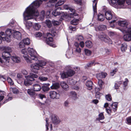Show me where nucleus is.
I'll return each instance as SVG.
<instances>
[{
	"label": "nucleus",
	"instance_id": "1",
	"mask_svg": "<svg viewBox=\"0 0 131 131\" xmlns=\"http://www.w3.org/2000/svg\"><path fill=\"white\" fill-rule=\"evenodd\" d=\"M38 14L37 10L36 9V7L35 8L32 4H30L26 9L23 15L24 20L26 23V26L28 29L32 26V23L30 21H27L32 19L34 16H37Z\"/></svg>",
	"mask_w": 131,
	"mask_h": 131
},
{
	"label": "nucleus",
	"instance_id": "2",
	"mask_svg": "<svg viewBox=\"0 0 131 131\" xmlns=\"http://www.w3.org/2000/svg\"><path fill=\"white\" fill-rule=\"evenodd\" d=\"M23 54L25 59L28 63L32 62V61L38 60V58L36 56L37 53L35 50L32 48H28L27 49H24L21 50Z\"/></svg>",
	"mask_w": 131,
	"mask_h": 131
},
{
	"label": "nucleus",
	"instance_id": "3",
	"mask_svg": "<svg viewBox=\"0 0 131 131\" xmlns=\"http://www.w3.org/2000/svg\"><path fill=\"white\" fill-rule=\"evenodd\" d=\"M109 4L117 8H124V5L126 1H108ZM126 3L131 7V1H126Z\"/></svg>",
	"mask_w": 131,
	"mask_h": 131
},
{
	"label": "nucleus",
	"instance_id": "4",
	"mask_svg": "<svg viewBox=\"0 0 131 131\" xmlns=\"http://www.w3.org/2000/svg\"><path fill=\"white\" fill-rule=\"evenodd\" d=\"M35 61V63L30 65V67L31 69V71L35 73H37L38 71L39 70L41 67L45 66L46 64V62L43 60H39L38 59L37 61Z\"/></svg>",
	"mask_w": 131,
	"mask_h": 131
},
{
	"label": "nucleus",
	"instance_id": "5",
	"mask_svg": "<svg viewBox=\"0 0 131 131\" xmlns=\"http://www.w3.org/2000/svg\"><path fill=\"white\" fill-rule=\"evenodd\" d=\"M43 1H35L33 2L31 4H32V5L35 8L36 7V9L37 10L38 13L39 12L37 9V8L42 3ZM37 16H38L40 20H43V19L46 16L45 12L44 10H42L40 12V14Z\"/></svg>",
	"mask_w": 131,
	"mask_h": 131
},
{
	"label": "nucleus",
	"instance_id": "6",
	"mask_svg": "<svg viewBox=\"0 0 131 131\" xmlns=\"http://www.w3.org/2000/svg\"><path fill=\"white\" fill-rule=\"evenodd\" d=\"M38 75L32 73H30L29 75L25 76L26 79L24 81V84L26 86H28L31 85L32 83V82L35 80L34 78H37Z\"/></svg>",
	"mask_w": 131,
	"mask_h": 131
},
{
	"label": "nucleus",
	"instance_id": "7",
	"mask_svg": "<svg viewBox=\"0 0 131 131\" xmlns=\"http://www.w3.org/2000/svg\"><path fill=\"white\" fill-rule=\"evenodd\" d=\"M12 50L10 48L8 47H5V50L2 54V57L6 61L9 62V60L10 57H12L11 53Z\"/></svg>",
	"mask_w": 131,
	"mask_h": 131
},
{
	"label": "nucleus",
	"instance_id": "8",
	"mask_svg": "<svg viewBox=\"0 0 131 131\" xmlns=\"http://www.w3.org/2000/svg\"><path fill=\"white\" fill-rule=\"evenodd\" d=\"M105 18L107 20H110L112 19H113L112 21L110 22L111 23L115 22L117 20L116 16L112 10H108L106 11L105 12Z\"/></svg>",
	"mask_w": 131,
	"mask_h": 131
},
{
	"label": "nucleus",
	"instance_id": "9",
	"mask_svg": "<svg viewBox=\"0 0 131 131\" xmlns=\"http://www.w3.org/2000/svg\"><path fill=\"white\" fill-rule=\"evenodd\" d=\"M12 30L10 29H7L5 31L6 36L2 37V39L3 41H6L7 42L10 41V38L12 34Z\"/></svg>",
	"mask_w": 131,
	"mask_h": 131
},
{
	"label": "nucleus",
	"instance_id": "10",
	"mask_svg": "<svg viewBox=\"0 0 131 131\" xmlns=\"http://www.w3.org/2000/svg\"><path fill=\"white\" fill-rule=\"evenodd\" d=\"M53 40V39L51 34L49 33H47L46 42L48 45L54 48L56 47V46L54 44L52 43Z\"/></svg>",
	"mask_w": 131,
	"mask_h": 131
},
{
	"label": "nucleus",
	"instance_id": "11",
	"mask_svg": "<svg viewBox=\"0 0 131 131\" xmlns=\"http://www.w3.org/2000/svg\"><path fill=\"white\" fill-rule=\"evenodd\" d=\"M118 104V103L116 102L113 103L109 108H106V111L107 113L110 114L112 112V111L115 112L117 110Z\"/></svg>",
	"mask_w": 131,
	"mask_h": 131
},
{
	"label": "nucleus",
	"instance_id": "12",
	"mask_svg": "<svg viewBox=\"0 0 131 131\" xmlns=\"http://www.w3.org/2000/svg\"><path fill=\"white\" fill-rule=\"evenodd\" d=\"M48 3H47V5L49 6H53L54 5L52 3H56L55 6L57 7L63 4L64 2V1H59L58 2L57 1H49Z\"/></svg>",
	"mask_w": 131,
	"mask_h": 131
},
{
	"label": "nucleus",
	"instance_id": "13",
	"mask_svg": "<svg viewBox=\"0 0 131 131\" xmlns=\"http://www.w3.org/2000/svg\"><path fill=\"white\" fill-rule=\"evenodd\" d=\"M49 95L51 99H58L60 97L59 93L54 91H50L49 93Z\"/></svg>",
	"mask_w": 131,
	"mask_h": 131
},
{
	"label": "nucleus",
	"instance_id": "14",
	"mask_svg": "<svg viewBox=\"0 0 131 131\" xmlns=\"http://www.w3.org/2000/svg\"><path fill=\"white\" fill-rule=\"evenodd\" d=\"M118 24L119 25L122 27L120 29V30L122 32L124 31V28H125V27L127 26L128 25H129V24H128L127 22L125 21L119 20L118 22Z\"/></svg>",
	"mask_w": 131,
	"mask_h": 131
},
{
	"label": "nucleus",
	"instance_id": "15",
	"mask_svg": "<svg viewBox=\"0 0 131 131\" xmlns=\"http://www.w3.org/2000/svg\"><path fill=\"white\" fill-rule=\"evenodd\" d=\"M51 120L53 123L54 124H58L60 122V120L55 115L52 114L51 116Z\"/></svg>",
	"mask_w": 131,
	"mask_h": 131
},
{
	"label": "nucleus",
	"instance_id": "16",
	"mask_svg": "<svg viewBox=\"0 0 131 131\" xmlns=\"http://www.w3.org/2000/svg\"><path fill=\"white\" fill-rule=\"evenodd\" d=\"M14 38L18 40H20L21 38V33L18 31L14 32L12 34Z\"/></svg>",
	"mask_w": 131,
	"mask_h": 131
},
{
	"label": "nucleus",
	"instance_id": "17",
	"mask_svg": "<svg viewBox=\"0 0 131 131\" xmlns=\"http://www.w3.org/2000/svg\"><path fill=\"white\" fill-rule=\"evenodd\" d=\"M107 75V74L106 73L102 72L97 73L96 74V77L98 79H101L105 78Z\"/></svg>",
	"mask_w": 131,
	"mask_h": 131
},
{
	"label": "nucleus",
	"instance_id": "18",
	"mask_svg": "<svg viewBox=\"0 0 131 131\" xmlns=\"http://www.w3.org/2000/svg\"><path fill=\"white\" fill-rule=\"evenodd\" d=\"M124 29V31L122 32L123 33H126L131 35V25L130 24L128 25L127 26L125 27Z\"/></svg>",
	"mask_w": 131,
	"mask_h": 131
},
{
	"label": "nucleus",
	"instance_id": "19",
	"mask_svg": "<svg viewBox=\"0 0 131 131\" xmlns=\"http://www.w3.org/2000/svg\"><path fill=\"white\" fill-rule=\"evenodd\" d=\"M35 91L33 90V89H28L27 90V93L31 97L34 98H35L36 96V94Z\"/></svg>",
	"mask_w": 131,
	"mask_h": 131
},
{
	"label": "nucleus",
	"instance_id": "20",
	"mask_svg": "<svg viewBox=\"0 0 131 131\" xmlns=\"http://www.w3.org/2000/svg\"><path fill=\"white\" fill-rule=\"evenodd\" d=\"M41 89V86L39 84H36L33 85L32 89L34 91L36 92L39 91Z\"/></svg>",
	"mask_w": 131,
	"mask_h": 131
},
{
	"label": "nucleus",
	"instance_id": "21",
	"mask_svg": "<svg viewBox=\"0 0 131 131\" xmlns=\"http://www.w3.org/2000/svg\"><path fill=\"white\" fill-rule=\"evenodd\" d=\"M61 9V8L58 7L56 9L53 10L52 13V14L54 16H56L58 15H63V14H61L59 10Z\"/></svg>",
	"mask_w": 131,
	"mask_h": 131
},
{
	"label": "nucleus",
	"instance_id": "22",
	"mask_svg": "<svg viewBox=\"0 0 131 131\" xmlns=\"http://www.w3.org/2000/svg\"><path fill=\"white\" fill-rule=\"evenodd\" d=\"M93 83L91 80H88L86 82L85 85L88 89L91 90L92 89Z\"/></svg>",
	"mask_w": 131,
	"mask_h": 131
},
{
	"label": "nucleus",
	"instance_id": "23",
	"mask_svg": "<svg viewBox=\"0 0 131 131\" xmlns=\"http://www.w3.org/2000/svg\"><path fill=\"white\" fill-rule=\"evenodd\" d=\"M106 29V26L104 25H99L95 27V29L96 31L99 30H104Z\"/></svg>",
	"mask_w": 131,
	"mask_h": 131
},
{
	"label": "nucleus",
	"instance_id": "24",
	"mask_svg": "<svg viewBox=\"0 0 131 131\" xmlns=\"http://www.w3.org/2000/svg\"><path fill=\"white\" fill-rule=\"evenodd\" d=\"M61 85L62 88L65 90L67 91L69 89L68 85L65 82H62L61 83Z\"/></svg>",
	"mask_w": 131,
	"mask_h": 131
},
{
	"label": "nucleus",
	"instance_id": "25",
	"mask_svg": "<svg viewBox=\"0 0 131 131\" xmlns=\"http://www.w3.org/2000/svg\"><path fill=\"white\" fill-rule=\"evenodd\" d=\"M70 95L71 98L73 100H77L78 97H77V94L76 92L74 91H71L70 92Z\"/></svg>",
	"mask_w": 131,
	"mask_h": 131
},
{
	"label": "nucleus",
	"instance_id": "26",
	"mask_svg": "<svg viewBox=\"0 0 131 131\" xmlns=\"http://www.w3.org/2000/svg\"><path fill=\"white\" fill-rule=\"evenodd\" d=\"M60 85L58 83L56 82L52 84V85L50 86L52 89H57L59 88Z\"/></svg>",
	"mask_w": 131,
	"mask_h": 131
},
{
	"label": "nucleus",
	"instance_id": "27",
	"mask_svg": "<svg viewBox=\"0 0 131 131\" xmlns=\"http://www.w3.org/2000/svg\"><path fill=\"white\" fill-rule=\"evenodd\" d=\"M11 59L13 61L15 62L18 63L20 61V58L16 56H12Z\"/></svg>",
	"mask_w": 131,
	"mask_h": 131
},
{
	"label": "nucleus",
	"instance_id": "28",
	"mask_svg": "<svg viewBox=\"0 0 131 131\" xmlns=\"http://www.w3.org/2000/svg\"><path fill=\"white\" fill-rule=\"evenodd\" d=\"M66 72L68 77L72 76L75 73V71L71 69L68 70Z\"/></svg>",
	"mask_w": 131,
	"mask_h": 131
},
{
	"label": "nucleus",
	"instance_id": "29",
	"mask_svg": "<svg viewBox=\"0 0 131 131\" xmlns=\"http://www.w3.org/2000/svg\"><path fill=\"white\" fill-rule=\"evenodd\" d=\"M93 7L94 12V15L97 13V1H93Z\"/></svg>",
	"mask_w": 131,
	"mask_h": 131
},
{
	"label": "nucleus",
	"instance_id": "30",
	"mask_svg": "<svg viewBox=\"0 0 131 131\" xmlns=\"http://www.w3.org/2000/svg\"><path fill=\"white\" fill-rule=\"evenodd\" d=\"M98 80V83L100 86V88H96L95 89V91H100L102 88V85L103 84V82L101 79H99Z\"/></svg>",
	"mask_w": 131,
	"mask_h": 131
},
{
	"label": "nucleus",
	"instance_id": "31",
	"mask_svg": "<svg viewBox=\"0 0 131 131\" xmlns=\"http://www.w3.org/2000/svg\"><path fill=\"white\" fill-rule=\"evenodd\" d=\"M124 39L126 41H131V35L127 34L124 35L123 37Z\"/></svg>",
	"mask_w": 131,
	"mask_h": 131
},
{
	"label": "nucleus",
	"instance_id": "32",
	"mask_svg": "<svg viewBox=\"0 0 131 131\" xmlns=\"http://www.w3.org/2000/svg\"><path fill=\"white\" fill-rule=\"evenodd\" d=\"M73 53L72 51H70L69 50H68L66 51L65 56L67 58L69 59L72 56Z\"/></svg>",
	"mask_w": 131,
	"mask_h": 131
},
{
	"label": "nucleus",
	"instance_id": "33",
	"mask_svg": "<svg viewBox=\"0 0 131 131\" xmlns=\"http://www.w3.org/2000/svg\"><path fill=\"white\" fill-rule=\"evenodd\" d=\"M60 75H61V78L63 79L67 78L68 77L66 72L63 71L61 72L60 73Z\"/></svg>",
	"mask_w": 131,
	"mask_h": 131
},
{
	"label": "nucleus",
	"instance_id": "34",
	"mask_svg": "<svg viewBox=\"0 0 131 131\" xmlns=\"http://www.w3.org/2000/svg\"><path fill=\"white\" fill-rule=\"evenodd\" d=\"M127 45L125 43H124L122 44L121 47V49L123 52H125L127 49Z\"/></svg>",
	"mask_w": 131,
	"mask_h": 131
},
{
	"label": "nucleus",
	"instance_id": "35",
	"mask_svg": "<svg viewBox=\"0 0 131 131\" xmlns=\"http://www.w3.org/2000/svg\"><path fill=\"white\" fill-rule=\"evenodd\" d=\"M108 43L109 44H112V42L111 40L107 36H106V37H104L102 41Z\"/></svg>",
	"mask_w": 131,
	"mask_h": 131
},
{
	"label": "nucleus",
	"instance_id": "36",
	"mask_svg": "<svg viewBox=\"0 0 131 131\" xmlns=\"http://www.w3.org/2000/svg\"><path fill=\"white\" fill-rule=\"evenodd\" d=\"M99 117L96 118V120L99 121L100 120H102L104 118V116L103 114V113H100L98 115Z\"/></svg>",
	"mask_w": 131,
	"mask_h": 131
},
{
	"label": "nucleus",
	"instance_id": "37",
	"mask_svg": "<svg viewBox=\"0 0 131 131\" xmlns=\"http://www.w3.org/2000/svg\"><path fill=\"white\" fill-rule=\"evenodd\" d=\"M98 19L99 20L102 21L104 19V15L101 13H99L97 15Z\"/></svg>",
	"mask_w": 131,
	"mask_h": 131
},
{
	"label": "nucleus",
	"instance_id": "38",
	"mask_svg": "<svg viewBox=\"0 0 131 131\" xmlns=\"http://www.w3.org/2000/svg\"><path fill=\"white\" fill-rule=\"evenodd\" d=\"M85 44L86 46L89 48H91L93 46L91 41H86L85 42Z\"/></svg>",
	"mask_w": 131,
	"mask_h": 131
},
{
	"label": "nucleus",
	"instance_id": "39",
	"mask_svg": "<svg viewBox=\"0 0 131 131\" xmlns=\"http://www.w3.org/2000/svg\"><path fill=\"white\" fill-rule=\"evenodd\" d=\"M10 91L11 92H13L14 94H17L19 92V91L15 87H10Z\"/></svg>",
	"mask_w": 131,
	"mask_h": 131
},
{
	"label": "nucleus",
	"instance_id": "40",
	"mask_svg": "<svg viewBox=\"0 0 131 131\" xmlns=\"http://www.w3.org/2000/svg\"><path fill=\"white\" fill-rule=\"evenodd\" d=\"M48 78L47 77L44 76H40L38 78V79L41 82H43L47 80Z\"/></svg>",
	"mask_w": 131,
	"mask_h": 131
},
{
	"label": "nucleus",
	"instance_id": "41",
	"mask_svg": "<svg viewBox=\"0 0 131 131\" xmlns=\"http://www.w3.org/2000/svg\"><path fill=\"white\" fill-rule=\"evenodd\" d=\"M79 21L78 19H74L71 21V24L75 25L78 24Z\"/></svg>",
	"mask_w": 131,
	"mask_h": 131
},
{
	"label": "nucleus",
	"instance_id": "42",
	"mask_svg": "<svg viewBox=\"0 0 131 131\" xmlns=\"http://www.w3.org/2000/svg\"><path fill=\"white\" fill-rule=\"evenodd\" d=\"M68 82L70 85H72L76 84L77 81L73 79H70L68 80Z\"/></svg>",
	"mask_w": 131,
	"mask_h": 131
},
{
	"label": "nucleus",
	"instance_id": "43",
	"mask_svg": "<svg viewBox=\"0 0 131 131\" xmlns=\"http://www.w3.org/2000/svg\"><path fill=\"white\" fill-rule=\"evenodd\" d=\"M23 40L26 45H28L30 43V39L28 38H25Z\"/></svg>",
	"mask_w": 131,
	"mask_h": 131
},
{
	"label": "nucleus",
	"instance_id": "44",
	"mask_svg": "<svg viewBox=\"0 0 131 131\" xmlns=\"http://www.w3.org/2000/svg\"><path fill=\"white\" fill-rule=\"evenodd\" d=\"M40 25L38 23H36L33 26V28L34 29L36 30H38L40 27Z\"/></svg>",
	"mask_w": 131,
	"mask_h": 131
},
{
	"label": "nucleus",
	"instance_id": "45",
	"mask_svg": "<svg viewBox=\"0 0 131 131\" xmlns=\"http://www.w3.org/2000/svg\"><path fill=\"white\" fill-rule=\"evenodd\" d=\"M125 81L123 83V85H124V90H125L127 88V85L128 83V80L127 78H125Z\"/></svg>",
	"mask_w": 131,
	"mask_h": 131
},
{
	"label": "nucleus",
	"instance_id": "46",
	"mask_svg": "<svg viewBox=\"0 0 131 131\" xmlns=\"http://www.w3.org/2000/svg\"><path fill=\"white\" fill-rule=\"evenodd\" d=\"M46 24L49 28H50L52 26V23L50 20L49 19H47L46 20Z\"/></svg>",
	"mask_w": 131,
	"mask_h": 131
},
{
	"label": "nucleus",
	"instance_id": "47",
	"mask_svg": "<svg viewBox=\"0 0 131 131\" xmlns=\"http://www.w3.org/2000/svg\"><path fill=\"white\" fill-rule=\"evenodd\" d=\"M106 36L104 33H102L100 35H99L98 37L100 39L103 41L104 37H106Z\"/></svg>",
	"mask_w": 131,
	"mask_h": 131
},
{
	"label": "nucleus",
	"instance_id": "48",
	"mask_svg": "<svg viewBox=\"0 0 131 131\" xmlns=\"http://www.w3.org/2000/svg\"><path fill=\"white\" fill-rule=\"evenodd\" d=\"M69 15L71 18H75V17L78 16L77 14L75 13V12L73 13H70Z\"/></svg>",
	"mask_w": 131,
	"mask_h": 131
},
{
	"label": "nucleus",
	"instance_id": "49",
	"mask_svg": "<svg viewBox=\"0 0 131 131\" xmlns=\"http://www.w3.org/2000/svg\"><path fill=\"white\" fill-rule=\"evenodd\" d=\"M106 99L108 101H110L112 100V98L110 94H108L105 95Z\"/></svg>",
	"mask_w": 131,
	"mask_h": 131
},
{
	"label": "nucleus",
	"instance_id": "50",
	"mask_svg": "<svg viewBox=\"0 0 131 131\" xmlns=\"http://www.w3.org/2000/svg\"><path fill=\"white\" fill-rule=\"evenodd\" d=\"M41 88L43 92H46L49 91L50 88L47 86H43L41 87Z\"/></svg>",
	"mask_w": 131,
	"mask_h": 131
},
{
	"label": "nucleus",
	"instance_id": "51",
	"mask_svg": "<svg viewBox=\"0 0 131 131\" xmlns=\"http://www.w3.org/2000/svg\"><path fill=\"white\" fill-rule=\"evenodd\" d=\"M7 81L10 85H13L14 84V82L9 77L7 79Z\"/></svg>",
	"mask_w": 131,
	"mask_h": 131
},
{
	"label": "nucleus",
	"instance_id": "52",
	"mask_svg": "<svg viewBox=\"0 0 131 131\" xmlns=\"http://www.w3.org/2000/svg\"><path fill=\"white\" fill-rule=\"evenodd\" d=\"M117 70V69L116 68H115L111 71L110 72V75L112 76H113L116 73V72Z\"/></svg>",
	"mask_w": 131,
	"mask_h": 131
},
{
	"label": "nucleus",
	"instance_id": "53",
	"mask_svg": "<svg viewBox=\"0 0 131 131\" xmlns=\"http://www.w3.org/2000/svg\"><path fill=\"white\" fill-rule=\"evenodd\" d=\"M38 96L39 99L42 100L43 99H45L46 97L45 95L43 94H39L38 95Z\"/></svg>",
	"mask_w": 131,
	"mask_h": 131
},
{
	"label": "nucleus",
	"instance_id": "54",
	"mask_svg": "<svg viewBox=\"0 0 131 131\" xmlns=\"http://www.w3.org/2000/svg\"><path fill=\"white\" fill-rule=\"evenodd\" d=\"M64 7L65 9H69L71 12V13L75 12V10L74 9L70 7H68L67 6H64Z\"/></svg>",
	"mask_w": 131,
	"mask_h": 131
},
{
	"label": "nucleus",
	"instance_id": "55",
	"mask_svg": "<svg viewBox=\"0 0 131 131\" xmlns=\"http://www.w3.org/2000/svg\"><path fill=\"white\" fill-rule=\"evenodd\" d=\"M103 53L106 54H108L110 53V51L108 49L106 48H104L103 49Z\"/></svg>",
	"mask_w": 131,
	"mask_h": 131
},
{
	"label": "nucleus",
	"instance_id": "56",
	"mask_svg": "<svg viewBox=\"0 0 131 131\" xmlns=\"http://www.w3.org/2000/svg\"><path fill=\"white\" fill-rule=\"evenodd\" d=\"M77 39L79 41H80L83 39V36L81 35H78L76 37Z\"/></svg>",
	"mask_w": 131,
	"mask_h": 131
},
{
	"label": "nucleus",
	"instance_id": "57",
	"mask_svg": "<svg viewBox=\"0 0 131 131\" xmlns=\"http://www.w3.org/2000/svg\"><path fill=\"white\" fill-rule=\"evenodd\" d=\"M84 52L85 54L87 56H89L91 54V52L90 51L87 49H85Z\"/></svg>",
	"mask_w": 131,
	"mask_h": 131
},
{
	"label": "nucleus",
	"instance_id": "58",
	"mask_svg": "<svg viewBox=\"0 0 131 131\" xmlns=\"http://www.w3.org/2000/svg\"><path fill=\"white\" fill-rule=\"evenodd\" d=\"M94 61L93 60L92 61L87 63V66L88 67H90L93 65H95L94 63Z\"/></svg>",
	"mask_w": 131,
	"mask_h": 131
},
{
	"label": "nucleus",
	"instance_id": "59",
	"mask_svg": "<svg viewBox=\"0 0 131 131\" xmlns=\"http://www.w3.org/2000/svg\"><path fill=\"white\" fill-rule=\"evenodd\" d=\"M5 92H3L2 94L0 95V102L3 100L4 98V95H5Z\"/></svg>",
	"mask_w": 131,
	"mask_h": 131
},
{
	"label": "nucleus",
	"instance_id": "60",
	"mask_svg": "<svg viewBox=\"0 0 131 131\" xmlns=\"http://www.w3.org/2000/svg\"><path fill=\"white\" fill-rule=\"evenodd\" d=\"M26 45L24 44V43L23 42V40L21 41L19 43V46L20 48H24L25 45Z\"/></svg>",
	"mask_w": 131,
	"mask_h": 131
},
{
	"label": "nucleus",
	"instance_id": "61",
	"mask_svg": "<svg viewBox=\"0 0 131 131\" xmlns=\"http://www.w3.org/2000/svg\"><path fill=\"white\" fill-rule=\"evenodd\" d=\"M52 24L54 26L58 25L59 24V22L57 21L52 20Z\"/></svg>",
	"mask_w": 131,
	"mask_h": 131
},
{
	"label": "nucleus",
	"instance_id": "62",
	"mask_svg": "<svg viewBox=\"0 0 131 131\" xmlns=\"http://www.w3.org/2000/svg\"><path fill=\"white\" fill-rule=\"evenodd\" d=\"M101 94L98 92H97L96 93L95 97L97 99H99L101 96Z\"/></svg>",
	"mask_w": 131,
	"mask_h": 131
},
{
	"label": "nucleus",
	"instance_id": "63",
	"mask_svg": "<svg viewBox=\"0 0 131 131\" xmlns=\"http://www.w3.org/2000/svg\"><path fill=\"white\" fill-rule=\"evenodd\" d=\"M127 123L129 124H131V116L127 117L126 118Z\"/></svg>",
	"mask_w": 131,
	"mask_h": 131
},
{
	"label": "nucleus",
	"instance_id": "64",
	"mask_svg": "<svg viewBox=\"0 0 131 131\" xmlns=\"http://www.w3.org/2000/svg\"><path fill=\"white\" fill-rule=\"evenodd\" d=\"M69 28L70 29L73 31H75L76 30V27H73L72 26H69Z\"/></svg>",
	"mask_w": 131,
	"mask_h": 131
}]
</instances>
